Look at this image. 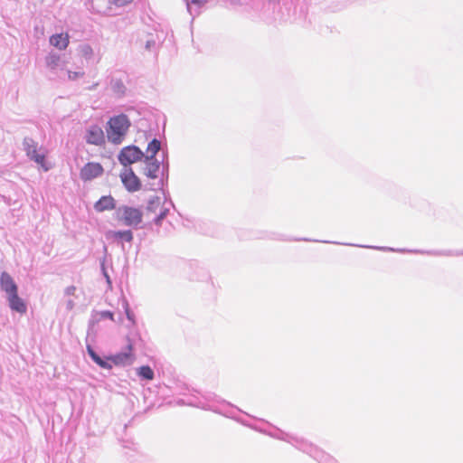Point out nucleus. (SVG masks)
<instances>
[{
    "label": "nucleus",
    "instance_id": "f257e3e1",
    "mask_svg": "<svg viewBox=\"0 0 463 463\" xmlns=\"http://www.w3.org/2000/svg\"><path fill=\"white\" fill-rule=\"evenodd\" d=\"M269 435L274 439L291 444L296 449L308 454L319 463H338L333 457L302 438L285 432L279 429H275L274 431L269 432Z\"/></svg>",
    "mask_w": 463,
    "mask_h": 463
},
{
    "label": "nucleus",
    "instance_id": "f03ea898",
    "mask_svg": "<svg viewBox=\"0 0 463 463\" xmlns=\"http://www.w3.org/2000/svg\"><path fill=\"white\" fill-rule=\"evenodd\" d=\"M134 345L129 337H128L127 351L119 352L109 356H100L93 347L87 345V352L91 360L103 369H111L112 364L117 366L130 365L134 360L132 353Z\"/></svg>",
    "mask_w": 463,
    "mask_h": 463
},
{
    "label": "nucleus",
    "instance_id": "7ed1b4c3",
    "mask_svg": "<svg viewBox=\"0 0 463 463\" xmlns=\"http://www.w3.org/2000/svg\"><path fill=\"white\" fill-rule=\"evenodd\" d=\"M130 127L131 122L126 114L111 117L106 126L108 140L114 145L121 144Z\"/></svg>",
    "mask_w": 463,
    "mask_h": 463
},
{
    "label": "nucleus",
    "instance_id": "20e7f679",
    "mask_svg": "<svg viewBox=\"0 0 463 463\" xmlns=\"http://www.w3.org/2000/svg\"><path fill=\"white\" fill-rule=\"evenodd\" d=\"M345 245H349L348 243H344ZM351 246L362 247L373 249L381 251H391V252H408L414 254H422V255H430V256H463V250H407V249H394L391 247L385 246H368V245H357V244H350Z\"/></svg>",
    "mask_w": 463,
    "mask_h": 463
},
{
    "label": "nucleus",
    "instance_id": "39448f33",
    "mask_svg": "<svg viewBox=\"0 0 463 463\" xmlns=\"http://www.w3.org/2000/svg\"><path fill=\"white\" fill-rule=\"evenodd\" d=\"M116 214L118 221L123 222L126 226L133 228H137L143 220L142 211L131 206L123 205L118 207Z\"/></svg>",
    "mask_w": 463,
    "mask_h": 463
},
{
    "label": "nucleus",
    "instance_id": "423d86ee",
    "mask_svg": "<svg viewBox=\"0 0 463 463\" xmlns=\"http://www.w3.org/2000/svg\"><path fill=\"white\" fill-rule=\"evenodd\" d=\"M145 158V153L137 146L130 145L123 147L118 155V162L125 167L142 161Z\"/></svg>",
    "mask_w": 463,
    "mask_h": 463
},
{
    "label": "nucleus",
    "instance_id": "0eeeda50",
    "mask_svg": "<svg viewBox=\"0 0 463 463\" xmlns=\"http://www.w3.org/2000/svg\"><path fill=\"white\" fill-rule=\"evenodd\" d=\"M161 167V178L157 181L156 184H151L149 187L150 190H162L165 197L166 198L169 194L165 193V186L167 185L168 178H169V161L167 151L162 152V160L160 161Z\"/></svg>",
    "mask_w": 463,
    "mask_h": 463
},
{
    "label": "nucleus",
    "instance_id": "6e6552de",
    "mask_svg": "<svg viewBox=\"0 0 463 463\" xmlns=\"http://www.w3.org/2000/svg\"><path fill=\"white\" fill-rule=\"evenodd\" d=\"M84 139L87 144L101 146L105 145V135L103 129L94 124L86 128Z\"/></svg>",
    "mask_w": 463,
    "mask_h": 463
},
{
    "label": "nucleus",
    "instance_id": "1a4fd4ad",
    "mask_svg": "<svg viewBox=\"0 0 463 463\" xmlns=\"http://www.w3.org/2000/svg\"><path fill=\"white\" fill-rule=\"evenodd\" d=\"M120 179L125 188L130 193L141 189V181L130 167L126 168L125 171L120 174Z\"/></svg>",
    "mask_w": 463,
    "mask_h": 463
},
{
    "label": "nucleus",
    "instance_id": "9d476101",
    "mask_svg": "<svg viewBox=\"0 0 463 463\" xmlns=\"http://www.w3.org/2000/svg\"><path fill=\"white\" fill-rule=\"evenodd\" d=\"M103 172V166L99 163L89 162L80 169V176L84 182L91 181L101 176Z\"/></svg>",
    "mask_w": 463,
    "mask_h": 463
},
{
    "label": "nucleus",
    "instance_id": "9b49d317",
    "mask_svg": "<svg viewBox=\"0 0 463 463\" xmlns=\"http://www.w3.org/2000/svg\"><path fill=\"white\" fill-rule=\"evenodd\" d=\"M0 288L5 292L6 297L18 293V287L15 281L6 271H3L0 275Z\"/></svg>",
    "mask_w": 463,
    "mask_h": 463
},
{
    "label": "nucleus",
    "instance_id": "f8f14e48",
    "mask_svg": "<svg viewBox=\"0 0 463 463\" xmlns=\"http://www.w3.org/2000/svg\"><path fill=\"white\" fill-rule=\"evenodd\" d=\"M109 89L117 99H122L127 95L128 88L125 79L112 76L109 80Z\"/></svg>",
    "mask_w": 463,
    "mask_h": 463
},
{
    "label": "nucleus",
    "instance_id": "ddd939ff",
    "mask_svg": "<svg viewBox=\"0 0 463 463\" xmlns=\"http://www.w3.org/2000/svg\"><path fill=\"white\" fill-rule=\"evenodd\" d=\"M107 238L113 240L118 244L126 242H131L133 241V232L130 230H118V231H109L107 233Z\"/></svg>",
    "mask_w": 463,
    "mask_h": 463
},
{
    "label": "nucleus",
    "instance_id": "4468645a",
    "mask_svg": "<svg viewBox=\"0 0 463 463\" xmlns=\"http://www.w3.org/2000/svg\"><path fill=\"white\" fill-rule=\"evenodd\" d=\"M143 160L145 163L143 174L150 179H156L158 177V172L160 170V160H146V158H144Z\"/></svg>",
    "mask_w": 463,
    "mask_h": 463
},
{
    "label": "nucleus",
    "instance_id": "2eb2a0df",
    "mask_svg": "<svg viewBox=\"0 0 463 463\" xmlns=\"http://www.w3.org/2000/svg\"><path fill=\"white\" fill-rule=\"evenodd\" d=\"M9 307L17 313L24 314L27 307L24 301L18 296V293L7 297Z\"/></svg>",
    "mask_w": 463,
    "mask_h": 463
},
{
    "label": "nucleus",
    "instance_id": "dca6fc26",
    "mask_svg": "<svg viewBox=\"0 0 463 463\" xmlns=\"http://www.w3.org/2000/svg\"><path fill=\"white\" fill-rule=\"evenodd\" d=\"M94 208L97 212L112 210L116 208V203L112 196L105 195L96 202Z\"/></svg>",
    "mask_w": 463,
    "mask_h": 463
},
{
    "label": "nucleus",
    "instance_id": "f3484780",
    "mask_svg": "<svg viewBox=\"0 0 463 463\" xmlns=\"http://www.w3.org/2000/svg\"><path fill=\"white\" fill-rule=\"evenodd\" d=\"M160 150L161 142L157 138L154 137L147 145V155H145V158L146 160L157 159L156 156Z\"/></svg>",
    "mask_w": 463,
    "mask_h": 463
},
{
    "label": "nucleus",
    "instance_id": "a211bd4d",
    "mask_svg": "<svg viewBox=\"0 0 463 463\" xmlns=\"http://www.w3.org/2000/svg\"><path fill=\"white\" fill-rule=\"evenodd\" d=\"M26 156L30 158V160L41 165L44 171H48L50 169V167L46 165L45 155L39 153L38 149L26 152Z\"/></svg>",
    "mask_w": 463,
    "mask_h": 463
},
{
    "label": "nucleus",
    "instance_id": "6ab92c4d",
    "mask_svg": "<svg viewBox=\"0 0 463 463\" xmlns=\"http://www.w3.org/2000/svg\"><path fill=\"white\" fill-rule=\"evenodd\" d=\"M50 43L59 50H65L69 44L68 35H63L62 33L54 34L51 36Z\"/></svg>",
    "mask_w": 463,
    "mask_h": 463
},
{
    "label": "nucleus",
    "instance_id": "aec40b11",
    "mask_svg": "<svg viewBox=\"0 0 463 463\" xmlns=\"http://www.w3.org/2000/svg\"><path fill=\"white\" fill-rule=\"evenodd\" d=\"M102 319H109L114 321V313L109 310L97 312L96 315L92 316L91 319H90L89 326H93Z\"/></svg>",
    "mask_w": 463,
    "mask_h": 463
},
{
    "label": "nucleus",
    "instance_id": "412c9836",
    "mask_svg": "<svg viewBox=\"0 0 463 463\" xmlns=\"http://www.w3.org/2000/svg\"><path fill=\"white\" fill-rule=\"evenodd\" d=\"M137 375L142 380L150 381L154 379L155 373L149 365H142L137 369Z\"/></svg>",
    "mask_w": 463,
    "mask_h": 463
},
{
    "label": "nucleus",
    "instance_id": "4be33fe9",
    "mask_svg": "<svg viewBox=\"0 0 463 463\" xmlns=\"http://www.w3.org/2000/svg\"><path fill=\"white\" fill-rule=\"evenodd\" d=\"M121 306H122V308L125 311V314H126V317H127L128 320L131 323V325H135L136 324L135 314L130 309L128 301L125 298H122V299H121Z\"/></svg>",
    "mask_w": 463,
    "mask_h": 463
},
{
    "label": "nucleus",
    "instance_id": "5701e85b",
    "mask_svg": "<svg viewBox=\"0 0 463 463\" xmlns=\"http://www.w3.org/2000/svg\"><path fill=\"white\" fill-rule=\"evenodd\" d=\"M60 61H61V57L59 54L57 53H50L47 57H46V65L48 68H50L51 70H54L56 69L59 64H60Z\"/></svg>",
    "mask_w": 463,
    "mask_h": 463
},
{
    "label": "nucleus",
    "instance_id": "b1692460",
    "mask_svg": "<svg viewBox=\"0 0 463 463\" xmlns=\"http://www.w3.org/2000/svg\"><path fill=\"white\" fill-rule=\"evenodd\" d=\"M24 150L26 152L38 149V143L32 137H25L23 140Z\"/></svg>",
    "mask_w": 463,
    "mask_h": 463
},
{
    "label": "nucleus",
    "instance_id": "393cba45",
    "mask_svg": "<svg viewBox=\"0 0 463 463\" xmlns=\"http://www.w3.org/2000/svg\"><path fill=\"white\" fill-rule=\"evenodd\" d=\"M160 197L154 196L148 200L146 209L150 212H156V208L160 205Z\"/></svg>",
    "mask_w": 463,
    "mask_h": 463
},
{
    "label": "nucleus",
    "instance_id": "a878e982",
    "mask_svg": "<svg viewBox=\"0 0 463 463\" xmlns=\"http://www.w3.org/2000/svg\"><path fill=\"white\" fill-rule=\"evenodd\" d=\"M100 269H101V271H102V274L104 276V278L106 279V281L108 282V284H111V279H110V277L106 269V267H105V259H103L101 261H100Z\"/></svg>",
    "mask_w": 463,
    "mask_h": 463
},
{
    "label": "nucleus",
    "instance_id": "bb28decb",
    "mask_svg": "<svg viewBox=\"0 0 463 463\" xmlns=\"http://www.w3.org/2000/svg\"><path fill=\"white\" fill-rule=\"evenodd\" d=\"M185 1L187 4V9L191 14H192V9H191L190 4H193L197 6H201L202 5L206 3V0H185Z\"/></svg>",
    "mask_w": 463,
    "mask_h": 463
},
{
    "label": "nucleus",
    "instance_id": "cd10ccee",
    "mask_svg": "<svg viewBox=\"0 0 463 463\" xmlns=\"http://www.w3.org/2000/svg\"><path fill=\"white\" fill-rule=\"evenodd\" d=\"M176 403L180 406L187 405V406H194V407H200V403L196 402H186L184 399H179Z\"/></svg>",
    "mask_w": 463,
    "mask_h": 463
},
{
    "label": "nucleus",
    "instance_id": "c85d7f7f",
    "mask_svg": "<svg viewBox=\"0 0 463 463\" xmlns=\"http://www.w3.org/2000/svg\"><path fill=\"white\" fill-rule=\"evenodd\" d=\"M75 292H76V287L71 285L65 288L64 296L70 298L71 296H74Z\"/></svg>",
    "mask_w": 463,
    "mask_h": 463
},
{
    "label": "nucleus",
    "instance_id": "c756f323",
    "mask_svg": "<svg viewBox=\"0 0 463 463\" xmlns=\"http://www.w3.org/2000/svg\"><path fill=\"white\" fill-rule=\"evenodd\" d=\"M83 76V72H80V71H68V77L70 80H76L80 77H82Z\"/></svg>",
    "mask_w": 463,
    "mask_h": 463
},
{
    "label": "nucleus",
    "instance_id": "7c9ffc66",
    "mask_svg": "<svg viewBox=\"0 0 463 463\" xmlns=\"http://www.w3.org/2000/svg\"><path fill=\"white\" fill-rule=\"evenodd\" d=\"M133 0H109L112 4H114L117 6H124L129 3H131Z\"/></svg>",
    "mask_w": 463,
    "mask_h": 463
},
{
    "label": "nucleus",
    "instance_id": "2f4dec72",
    "mask_svg": "<svg viewBox=\"0 0 463 463\" xmlns=\"http://www.w3.org/2000/svg\"><path fill=\"white\" fill-rule=\"evenodd\" d=\"M175 207L173 202L169 200L168 206H163L159 213H164V218H165L169 213V207Z\"/></svg>",
    "mask_w": 463,
    "mask_h": 463
},
{
    "label": "nucleus",
    "instance_id": "473e14b6",
    "mask_svg": "<svg viewBox=\"0 0 463 463\" xmlns=\"http://www.w3.org/2000/svg\"><path fill=\"white\" fill-rule=\"evenodd\" d=\"M74 307H75V302H74V300L69 298L66 300V309H67L68 311H71V310H72V309L74 308Z\"/></svg>",
    "mask_w": 463,
    "mask_h": 463
},
{
    "label": "nucleus",
    "instance_id": "72a5a7b5",
    "mask_svg": "<svg viewBox=\"0 0 463 463\" xmlns=\"http://www.w3.org/2000/svg\"><path fill=\"white\" fill-rule=\"evenodd\" d=\"M186 402H196L198 403H200V407L199 408H204V405L203 403L194 394H192L187 400Z\"/></svg>",
    "mask_w": 463,
    "mask_h": 463
},
{
    "label": "nucleus",
    "instance_id": "f704fd0d",
    "mask_svg": "<svg viewBox=\"0 0 463 463\" xmlns=\"http://www.w3.org/2000/svg\"><path fill=\"white\" fill-rule=\"evenodd\" d=\"M164 213H159L155 219H154V223L157 226H160L163 220H164Z\"/></svg>",
    "mask_w": 463,
    "mask_h": 463
},
{
    "label": "nucleus",
    "instance_id": "c9c22d12",
    "mask_svg": "<svg viewBox=\"0 0 463 463\" xmlns=\"http://www.w3.org/2000/svg\"><path fill=\"white\" fill-rule=\"evenodd\" d=\"M155 45H156V42H155V41H153V40H148V41H146V50H148V51H150V50H151V48H152V46H155Z\"/></svg>",
    "mask_w": 463,
    "mask_h": 463
},
{
    "label": "nucleus",
    "instance_id": "e433bc0d",
    "mask_svg": "<svg viewBox=\"0 0 463 463\" xmlns=\"http://www.w3.org/2000/svg\"><path fill=\"white\" fill-rule=\"evenodd\" d=\"M275 240H280V241H288V239L283 238L280 234H275L274 237H272Z\"/></svg>",
    "mask_w": 463,
    "mask_h": 463
},
{
    "label": "nucleus",
    "instance_id": "4c0bfd02",
    "mask_svg": "<svg viewBox=\"0 0 463 463\" xmlns=\"http://www.w3.org/2000/svg\"><path fill=\"white\" fill-rule=\"evenodd\" d=\"M203 397H204L206 400H211V399H213V398H212V394H211V393H209L208 395L203 396Z\"/></svg>",
    "mask_w": 463,
    "mask_h": 463
},
{
    "label": "nucleus",
    "instance_id": "58836bf2",
    "mask_svg": "<svg viewBox=\"0 0 463 463\" xmlns=\"http://www.w3.org/2000/svg\"><path fill=\"white\" fill-rule=\"evenodd\" d=\"M86 49L90 52H91V48L90 46H86Z\"/></svg>",
    "mask_w": 463,
    "mask_h": 463
},
{
    "label": "nucleus",
    "instance_id": "ea45409f",
    "mask_svg": "<svg viewBox=\"0 0 463 463\" xmlns=\"http://www.w3.org/2000/svg\"><path fill=\"white\" fill-rule=\"evenodd\" d=\"M322 242H324V243H331V241H323Z\"/></svg>",
    "mask_w": 463,
    "mask_h": 463
}]
</instances>
